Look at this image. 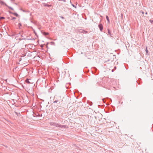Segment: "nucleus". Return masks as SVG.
<instances>
[{"label": "nucleus", "mask_w": 153, "mask_h": 153, "mask_svg": "<svg viewBox=\"0 0 153 153\" xmlns=\"http://www.w3.org/2000/svg\"><path fill=\"white\" fill-rule=\"evenodd\" d=\"M61 102V97L60 96L56 95L54 97L53 103H57L58 105L56 106L60 105V102Z\"/></svg>", "instance_id": "f257e3e1"}, {"label": "nucleus", "mask_w": 153, "mask_h": 153, "mask_svg": "<svg viewBox=\"0 0 153 153\" xmlns=\"http://www.w3.org/2000/svg\"><path fill=\"white\" fill-rule=\"evenodd\" d=\"M51 126L59 127L60 124L59 123H56L54 122H51L50 123Z\"/></svg>", "instance_id": "f03ea898"}, {"label": "nucleus", "mask_w": 153, "mask_h": 153, "mask_svg": "<svg viewBox=\"0 0 153 153\" xmlns=\"http://www.w3.org/2000/svg\"><path fill=\"white\" fill-rule=\"evenodd\" d=\"M98 27L100 28V30L101 31H102L103 29L102 25L101 24H99L98 25Z\"/></svg>", "instance_id": "7ed1b4c3"}, {"label": "nucleus", "mask_w": 153, "mask_h": 153, "mask_svg": "<svg viewBox=\"0 0 153 153\" xmlns=\"http://www.w3.org/2000/svg\"><path fill=\"white\" fill-rule=\"evenodd\" d=\"M59 127L61 128H68V126L66 125H62L60 124V125Z\"/></svg>", "instance_id": "20e7f679"}, {"label": "nucleus", "mask_w": 153, "mask_h": 153, "mask_svg": "<svg viewBox=\"0 0 153 153\" xmlns=\"http://www.w3.org/2000/svg\"><path fill=\"white\" fill-rule=\"evenodd\" d=\"M0 3L2 5H4L5 6H8V5L7 4H6L4 2H3L2 1H0Z\"/></svg>", "instance_id": "39448f33"}, {"label": "nucleus", "mask_w": 153, "mask_h": 153, "mask_svg": "<svg viewBox=\"0 0 153 153\" xmlns=\"http://www.w3.org/2000/svg\"><path fill=\"white\" fill-rule=\"evenodd\" d=\"M106 19H107V21H108V23H109L110 22V21H109V20L108 16H106Z\"/></svg>", "instance_id": "423d86ee"}, {"label": "nucleus", "mask_w": 153, "mask_h": 153, "mask_svg": "<svg viewBox=\"0 0 153 153\" xmlns=\"http://www.w3.org/2000/svg\"><path fill=\"white\" fill-rule=\"evenodd\" d=\"M43 34L45 36H46V35H48L49 33L47 32H43Z\"/></svg>", "instance_id": "0eeeda50"}, {"label": "nucleus", "mask_w": 153, "mask_h": 153, "mask_svg": "<svg viewBox=\"0 0 153 153\" xmlns=\"http://www.w3.org/2000/svg\"><path fill=\"white\" fill-rule=\"evenodd\" d=\"M29 79H27L25 81L26 83H27L28 84H30V81H29Z\"/></svg>", "instance_id": "6e6552de"}, {"label": "nucleus", "mask_w": 153, "mask_h": 153, "mask_svg": "<svg viewBox=\"0 0 153 153\" xmlns=\"http://www.w3.org/2000/svg\"><path fill=\"white\" fill-rule=\"evenodd\" d=\"M108 34L109 35H110V36H111V32L108 29Z\"/></svg>", "instance_id": "1a4fd4ad"}, {"label": "nucleus", "mask_w": 153, "mask_h": 153, "mask_svg": "<svg viewBox=\"0 0 153 153\" xmlns=\"http://www.w3.org/2000/svg\"><path fill=\"white\" fill-rule=\"evenodd\" d=\"M13 14L16 16V17H18L19 16V15L16 13H13Z\"/></svg>", "instance_id": "9d476101"}, {"label": "nucleus", "mask_w": 153, "mask_h": 153, "mask_svg": "<svg viewBox=\"0 0 153 153\" xmlns=\"http://www.w3.org/2000/svg\"><path fill=\"white\" fill-rule=\"evenodd\" d=\"M10 9H11V10H14V9L11 7H9V6H7Z\"/></svg>", "instance_id": "9b49d317"}, {"label": "nucleus", "mask_w": 153, "mask_h": 153, "mask_svg": "<svg viewBox=\"0 0 153 153\" xmlns=\"http://www.w3.org/2000/svg\"><path fill=\"white\" fill-rule=\"evenodd\" d=\"M16 19V18L15 17H12V19H11V20H13L14 21V20H15Z\"/></svg>", "instance_id": "f8f14e48"}, {"label": "nucleus", "mask_w": 153, "mask_h": 153, "mask_svg": "<svg viewBox=\"0 0 153 153\" xmlns=\"http://www.w3.org/2000/svg\"><path fill=\"white\" fill-rule=\"evenodd\" d=\"M108 99V98H104V99H102V101H103V102H105V100H106V99Z\"/></svg>", "instance_id": "ddd939ff"}, {"label": "nucleus", "mask_w": 153, "mask_h": 153, "mask_svg": "<svg viewBox=\"0 0 153 153\" xmlns=\"http://www.w3.org/2000/svg\"><path fill=\"white\" fill-rule=\"evenodd\" d=\"M4 17L1 16L0 17V19H4Z\"/></svg>", "instance_id": "4468645a"}, {"label": "nucleus", "mask_w": 153, "mask_h": 153, "mask_svg": "<svg viewBox=\"0 0 153 153\" xmlns=\"http://www.w3.org/2000/svg\"><path fill=\"white\" fill-rule=\"evenodd\" d=\"M88 33L87 31L85 30H84V31L83 32V33H84L86 34Z\"/></svg>", "instance_id": "2eb2a0df"}, {"label": "nucleus", "mask_w": 153, "mask_h": 153, "mask_svg": "<svg viewBox=\"0 0 153 153\" xmlns=\"http://www.w3.org/2000/svg\"><path fill=\"white\" fill-rule=\"evenodd\" d=\"M84 30H82V29H81L80 31H79V32H81V33H83V32L84 31Z\"/></svg>", "instance_id": "dca6fc26"}, {"label": "nucleus", "mask_w": 153, "mask_h": 153, "mask_svg": "<svg viewBox=\"0 0 153 153\" xmlns=\"http://www.w3.org/2000/svg\"><path fill=\"white\" fill-rule=\"evenodd\" d=\"M19 27L20 28V27L22 26V25L20 23L19 24Z\"/></svg>", "instance_id": "f3484780"}, {"label": "nucleus", "mask_w": 153, "mask_h": 153, "mask_svg": "<svg viewBox=\"0 0 153 153\" xmlns=\"http://www.w3.org/2000/svg\"><path fill=\"white\" fill-rule=\"evenodd\" d=\"M146 53H147L148 52V50L147 49V47L146 48Z\"/></svg>", "instance_id": "a211bd4d"}, {"label": "nucleus", "mask_w": 153, "mask_h": 153, "mask_svg": "<svg viewBox=\"0 0 153 153\" xmlns=\"http://www.w3.org/2000/svg\"><path fill=\"white\" fill-rule=\"evenodd\" d=\"M23 12H29L28 11H25V10H23Z\"/></svg>", "instance_id": "6ab92c4d"}, {"label": "nucleus", "mask_w": 153, "mask_h": 153, "mask_svg": "<svg viewBox=\"0 0 153 153\" xmlns=\"http://www.w3.org/2000/svg\"><path fill=\"white\" fill-rule=\"evenodd\" d=\"M33 39H27L28 40H32Z\"/></svg>", "instance_id": "aec40b11"}, {"label": "nucleus", "mask_w": 153, "mask_h": 153, "mask_svg": "<svg viewBox=\"0 0 153 153\" xmlns=\"http://www.w3.org/2000/svg\"><path fill=\"white\" fill-rule=\"evenodd\" d=\"M150 22L152 23H153V20H150Z\"/></svg>", "instance_id": "412c9836"}, {"label": "nucleus", "mask_w": 153, "mask_h": 153, "mask_svg": "<svg viewBox=\"0 0 153 153\" xmlns=\"http://www.w3.org/2000/svg\"><path fill=\"white\" fill-rule=\"evenodd\" d=\"M34 32L35 35H37V33H36L35 32V31H34Z\"/></svg>", "instance_id": "4be33fe9"}, {"label": "nucleus", "mask_w": 153, "mask_h": 153, "mask_svg": "<svg viewBox=\"0 0 153 153\" xmlns=\"http://www.w3.org/2000/svg\"><path fill=\"white\" fill-rule=\"evenodd\" d=\"M45 6H47V5H46ZM51 6V5H47V6L48 7H50V6Z\"/></svg>", "instance_id": "5701e85b"}, {"label": "nucleus", "mask_w": 153, "mask_h": 153, "mask_svg": "<svg viewBox=\"0 0 153 153\" xmlns=\"http://www.w3.org/2000/svg\"><path fill=\"white\" fill-rule=\"evenodd\" d=\"M9 13H11V14H13V12H11V11H9Z\"/></svg>", "instance_id": "b1692460"}, {"label": "nucleus", "mask_w": 153, "mask_h": 153, "mask_svg": "<svg viewBox=\"0 0 153 153\" xmlns=\"http://www.w3.org/2000/svg\"><path fill=\"white\" fill-rule=\"evenodd\" d=\"M24 39V40L26 39L25 38H23V39Z\"/></svg>", "instance_id": "393cba45"}, {"label": "nucleus", "mask_w": 153, "mask_h": 153, "mask_svg": "<svg viewBox=\"0 0 153 153\" xmlns=\"http://www.w3.org/2000/svg\"><path fill=\"white\" fill-rule=\"evenodd\" d=\"M61 18H62V19H64V17H62H62H61Z\"/></svg>", "instance_id": "a878e982"}, {"label": "nucleus", "mask_w": 153, "mask_h": 153, "mask_svg": "<svg viewBox=\"0 0 153 153\" xmlns=\"http://www.w3.org/2000/svg\"><path fill=\"white\" fill-rule=\"evenodd\" d=\"M11 1H14L15 0H10Z\"/></svg>", "instance_id": "bb28decb"}, {"label": "nucleus", "mask_w": 153, "mask_h": 153, "mask_svg": "<svg viewBox=\"0 0 153 153\" xmlns=\"http://www.w3.org/2000/svg\"><path fill=\"white\" fill-rule=\"evenodd\" d=\"M142 13L143 14H144V13L143 12H142Z\"/></svg>", "instance_id": "cd10ccee"}, {"label": "nucleus", "mask_w": 153, "mask_h": 153, "mask_svg": "<svg viewBox=\"0 0 153 153\" xmlns=\"http://www.w3.org/2000/svg\"><path fill=\"white\" fill-rule=\"evenodd\" d=\"M21 36H22V37H23V36H22V35H21Z\"/></svg>", "instance_id": "c85d7f7f"}, {"label": "nucleus", "mask_w": 153, "mask_h": 153, "mask_svg": "<svg viewBox=\"0 0 153 153\" xmlns=\"http://www.w3.org/2000/svg\"><path fill=\"white\" fill-rule=\"evenodd\" d=\"M72 5H73V7H74V5L72 4Z\"/></svg>", "instance_id": "c756f323"}, {"label": "nucleus", "mask_w": 153, "mask_h": 153, "mask_svg": "<svg viewBox=\"0 0 153 153\" xmlns=\"http://www.w3.org/2000/svg\"><path fill=\"white\" fill-rule=\"evenodd\" d=\"M7 79H6V80H5V81H6V82H7Z\"/></svg>", "instance_id": "7c9ffc66"}, {"label": "nucleus", "mask_w": 153, "mask_h": 153, "mask_svg": "<svg viewBox=\"0 0 153 153\" xmlns=\"http://www.w3.org/2000/svg\"><path fill=\"white\" fill-rule=\"evenodd\" d=\"M146 14H147V12H146Z\"/></svg>", "instance_id": "2f4dec72"}, {"label": "nucleus", "mask_w": 153, "mask_h": 153, "mask_svg": "<svg viewBox=\"0 0 153 153\" xmlns=\"http://www.w3.org/2000/svg\"><path fill=\"white\" fill-rule=\"evenodd\" d=\"M110 100L111 101V99H110Z\"/></svg>", "instance_id": "473e14b6"}, {"label": "nucleus", "mask_w": 153, "mask_h": 153, "mask_svg": "<svg viewBox=\"0 0 153 153\" xmlns=\"http://www.w3.org/2000/svg\"><path fill=\"white\" fill-rule=\"evenodd\" d=\"M36 115H38V114H36Z\"/></svg>", "instance_id": "72a5a7b5"}, {"label": "nucleus", "mask_w": 153, "mask_h": 153, "mask_svg": "<svg viewBox=\"0 0 153 153\" xmlns=\"http://www.w3.org/2000/svg\"><path fill=\"white\" fill-rule=\"evenodd\" d=\"M36 115H38V114H36Z\"/></svg>", "instance_id": "f704fd0d"}, {"label": "nucleus", "mask_w": 153, "mask_h": 153, "mask_svg": "<svg viewBox=\"0 0 153 153\" xmlns=\"http://www.w3.org/2000/svg\"><path fill=\"white\" fill-rule=\"evenodd\" d=\"M36 115H38V114H36Z\"/></svg>", "instance_id": "c9c22d12"}]
</instances>
